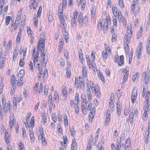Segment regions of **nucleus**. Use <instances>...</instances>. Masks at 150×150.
<instances>
[{"label": "nucleus", "mask_w": 150, "mask_h": 150, "mask_svg": "<svg viewBox=\"0 0 150 150\" xmlns=\"http://www.w3.org/2000/svg\"><path fill=\"white\" fill-rule=\"evenodd\" d=\"M18 146H19V149L20 150H22L24 148L22 142H19Z\"/></svg>", "instance_id": "obj_40"}, {"label": "nucleus", "mask_w": 150, "mask_h": 150, "mask_svg": "<svg viewBox=\"0 0 150 150\" xmlns=\"http://www.w3.org/2000/svg\"><path fill=\"white\" fill-rule=\"evenodd\" d=\"M42 122H44L45 123L46 122L47 119V116L44 113H42Z\"/></svg>", "instance_id": "obj_18"}, {"label": "nucleus", "mask_w": 150, "mask_h": 150, "mask_svg": "<svg viewBox=\"0 0 150 150\" xmlns=\"http://www.w3.org/2000/svg\"><path fill=\"white\" fill-rule=\"evenodd\" d=\"M96 111V108L94 107H93L92 108L91 110L90 113L92 115V118H93V116L95 114V112Z\"/></svg>", "instance_id": "obj_25"}, {"label": "nucleus", "mask_w": 150, "mask_h": 150, "mask_svg": "<svg viewBox=\"0 0 150 150\" xmlns=\"http://www.w3.org/2000/svg\"><path fill=\"white\" fill-rule=\"evenodd\" d=\"M64 39L65 40V42H68V40L69 38V35L68 33H65L63 34Z\"/></svg>", "instance_id": "obj_27"}, {"label": "nucleus", "mask_w": 150, "mask_h": 150, "mask_svg": "<svg viewBox=\"0 0 150 150\" xmlns=\"http://www.w3.org/2000/svg\"><path fill=\"white\" fill-rule=\"evenodd\" d=\"M95 9H94V8L92 7V9H91V18H94L95 16Z\"/></svg>", "instance_id": "obj_38"}, {"label": "nucleus", "mask_w": 150, "mask_h": 150, "mask_svg": "<svg viewBox=\"0 0 150 150\" xmlns=\"http://www.w3.org/2000/svg\"><path fill=\"white\" fill-rule=\"evenodd\" d=\"M52 119L54 122H56L57 120V117L55 115H52Z\"/></svg>", "instance_id": "obj_56"}, {"label": "nucleus", "mask_w": 150, "mask_h": 150, "mask_svg": "<svg viewBox=\"0 0 150 150\" xmlns=\"http://www.w3.org/2000/svg\"><path fill=\"white\" fill-rule=\"evenodd\" d=\"M5 55H3L2 58H1V62L0 63V65L1 64V62L2 63V64H3L5 62Z\"/></svg>", "instance_id": "obj_48"}, {"label": "nucleus", "mask_w": 150, "mask_h": 150, "mask_svg": "<svg viewBox=\"0 0 150 150\" xmlns=\"http://www.w3.org/2000/svg\"><path fill=\"white\" fill-rule=\"evenodd\" d=\"M24 73V71L23 70H20L17 75L18 78L23 79Z\"/></svg>", "instance_id": "obj_9"}, {"label": "nucleus", "mask_w": 150, "mask_h": 150, "mask_svg": "<svg viewBox=\"0 0 150 150\" xmlns=\"http://www.w3.org/2000/svg\"><path fill=\"white\" fill-rule=\"evenodd\" d=\"M118 104L117 103V114L118 115H120V108L118 107Z\"/></svg>", "instance_id": "obj_47"}, {"label": "nucleus", "mask_w": 150, "mask_h": 150, "mask_svg": "<svg viewBox=\"0 0 150 150\" xmlns=\"http://www.w3.org/2000/svg\"><path fill=\"white\" fill-rule=\"evenodd\" d=\"M22 13V10L20 9L17 14V16L16 19H21V15Z\"/></svg>", "instance_id": "obj_22"}, {"label": "nucleus", "mask_w": 150, "mask_h": 150, "mask_svg": "<svg viewBox=\"0 0 150 150\" xmlns=\"http://www.w3.org/2000/svg\"><path fill=\"white\" fill-rule=\"evenodd\" d=\"M29 134L31 141L33 139V141L35 139V137L34 136L33 133V132H32L31 130L30 129L29 130Z\"/></svg>", "instance_id": "obj_15"}, {"label": "nucleus", "mask_w": 150, "mask_h": 150, "mask_svg": "<svg viewBox=\"0 0 150 150\" xmlns=\"http://www.w3.org/2000/svg\"><path fill=\"white\" fill-rule=\"evenodd\" d=\"M82 111L84 115H86L87 113V111L86 110L85 106L84 105H81Z\"/></svg>", "instance_id": "obj_29"}, {"label": "nucleus", "mask_w": 150, "mask_h": 150, "mask_svg": "<svg viewBox=\"0 0 150 150\" xmlns=\"http://www.w3.org/2000/svg\"><path fill=\"white\" fill-rule=\"evenodd\" d=\"M40 43H38L37 44V51L36 53V54H39V51L40 50Z\"/></svg>", "instance_id": "obj_41"}, {"label": "nucleus", "mask_w": 150, "mask_h": 150, "mask_svg": "<svg viewBox=\"0 0 150 150\" xmlns=\"http://www.w3.org/2000/svg\"><path fill=\"white\" fill-rule=\"evenodd\" d=\"M24 58H21L19 62V66L21 67H23L24 65Z\"/></svg>", "instance_id": "obj_37"}, {"label": "nucleus", "mask_w": 150, "mask_h": 150, "mask_svg": "<svg viewBox=\"0 0 150 150\" xmlns=\"http://www.w3.org/2000/svg\"><path fill=\"white\" fill-rule=\"evenodd\" d=\"M127 33L129 38H131L132 36V31L131 30L127 29Z\"/></svg>", "instance_id": "obj_30"}, {"label": "nucleus", "mask_w": 150, "mask_h": 150, "mask_svg": "<svg viewBox=\"0 0 150 150\" xmlns=\"http://www.w3.org/2000/svg\"><path fill=\"white\" fill-rule=\"evenodd\" d=\"M115 62L118 63L119 60L118 56L117 55H115Z\"/></svg>", "instance_id": "obj_61"}, {"label": "nucleus", "mask_w": 150, "mask_h": 150, "mask_svg": "<svg viewBox=\"0 0 150 150\" xmlns=\"http://www.w3.org/2000/svg\"><path fill=\"white\" fill-rule=\"evenodd\" d=\"M29 68H30V69L31 70H33V62L32 61H30V63L29 64Z\"/></svg>", "instance_id": "obj_54"}, {"label": "nucleus", "mask_w": 150, "mask_h": 150, "mask_svg": "<svg viewBox=\"0 0 150 150\" xmlns=\"http://www.w3.org/2000/svg\"><path fill=\"white\" fill-rule=\"evenodd\" d=\"M102 28V22L100 20H99L98 24V28L99 30H101Z\"/></svg>", "instance_id": "obj_26"}, {"label": "nucleus", "mask_w": 150, "mask_h": 150, "mask_svg": "<svg viewBox=\"0 0 150 150\" xmlns=\"http://www.w3.org/2000/svg\"><path fill=\"white\" fill-rule=\"evenodd\" d=\"M21 35H18L16 39V41L17 42H19L20 41V39H21Z\"/></svg>", "instance_id": "obj_64"}, {"label": "nucleus", "mask_w": 150, "mask_h": 150, "mask_svg": "<svg viewBox=\"0 0 150 150\" xmlns=\"http://www.w3.org/2000/svg\"><path fill=\"white\" fill-rule=\"evenodd\" d=\"M135 112H136V111L134 110H132L130 113L129 117L133 118L134 113Z\"/></svg>", "instance_id": "obj_60"}, {"label": "nucleus", "mask_w": 150, "mask_h": 150, "mask_svg": "<svg viewBox=\"0 0 150 150\" xmlns=\"http://www.w3.org/2000/svg\"><path fill=\"white\" fill-rule=\"evenodd\" d=\"M119 5L121 8L124 7V2L123 0H119Z\"/></svg>", "instance_id": "obj_39"}, {"label": "nucleus", "mask_w": 150, "mask_h": 150, "mask_svg": "<svg viewBox=\"0 0 150 150\" xmlns=\"http://www.w3.org/2000/svg\"><path fill=\"white\" fill-rule=\"evenodd\" d=\"M131 140L129 138H128L126 140L125 144H130L131 143Z\"/></svg>", "instance_id": "obj_63"}, {"label": "nucleus", "mask_w": 150, "mask_h": 150, "mask_svg": "<svg viewBox=\"0 0 150 150\" xmlns=\"http://www.w3.org/2000/svg\"><path fill=\"white\" fill-rule=\"evenodd\" d=\"M128 71H127V72H126V73L125 74V75L124 76L123 78L122 83H125L127 80V78H128L129 74L128 73Z\"/></svg>", "instance_id": "obj_14"}, {"label": "nucleus", "mask_w": 150, "mask_h": 150, "mask_svg": "<svg viewBox=\"0 0 150 150\" xmlns=\"http://www.w3.org/2000/svg\"><path fill=\"white\" fill-rule=\"evenodd\" d=\"M130 38H129L128 35L127 34H125L124 36V43H128V39Z\"/></svg>", "instance_id": "obj_20"}, {"label": "nucleus", "mask_w": 150, "mask_h": 150, "mask_svg": "<svg viewBox=\"0 0 150 150\" xmlns=\"http://www.w3.org/2000/svg\"><path fill=\"white\" fill-rule=\"evenodd\" d=\"M3 110H5V108L6 106V103L5 101H2Z\"/></svg>", "instance_id": "obj_58"}, {"label": "nucleus", "mask_w": 150, "mask_h": 150, "mask_svg": "<svg viewBox=\"0 0 150 150\" xmlns=\"http://www.w3.org/2000/svg\"><path fill=\"white\" fill-rule=\"evenodd\" d=\"M67 91L65 89H63L62 91V94L64 96H67Z\"/></svg>", "instance_id": "obj_59"}, {"label": "nucleus", "mask_w": 150, "mask_h": 150, "mask_svg": "<svg viewBox=\"0 0 150 150\" xmlns=\"http://www.w3.org/2000/svg\"><path fill=\"white\" fill-rule=\"evenodd\" d=\"M98 76L100 78V79L103 82H105V80L104 76L100 72H99V73L98 74Z\"/></svg>", "instance_id": "obj_23"}, {"label": "nucleus", "mask_w": 150, "mask_h": 150, "mask_svg": "<svg viewBox=\"0 0 150 150\" xmlns=\"http://www.w3.org/2000/svg\"><path fill=\"white\" fill-rule=\"evenodd\" d=\"M64 122L65 125L68 126V118L66 114H65L64 115Z\"/></svg>", "instance_id": "obj_13"}, {"label": "nucleus", "mask_w": 150, "mask_h": 150, "mask_svg": "<svg viewBox=\"0 0 150 150\" xmlns=\"http://www.w3.org/2000/svg\"><path fill=\"white\" fill-rule=\"evenodd\" d=\"M82 99L83 103H84L86 104L88 102L86 101V100L85 98V96L84 95H82Z\"/></svg>", "instance_id": "obj_46"}, {"label": "nucleus", "mask_w": 150, "mask_h": 150, "mask_svg": "<svg viewBox=\"0 0 150 150\" xmlns=\"http://www.w3.org/2000/svg\"><path fill=\"white\" fill-rule=\"evenodd\" d=\"M82 74L83 75L85 76L86 75L87 72L86 69V67H84L83 68L82 67Z\"/></svg>", "instance_id": "obj_36"}, {"label": "nucleus", "mask_w": 150, "mask_h": 150, "mask_svg": "<svg viewBox=\"0 0 150 150\" xmlns=\"http://www.w3.org/2000/svg\"><path fill=\"white\" fill-rule=\"evenodd\" d=\"M106 21H105L104 23V25L103 26L102 29L103 31H105L107 30L108 29V21H109L110 19H105Z\"/></svg>", "instance_id": "obj_6"}, {"label": "nucleus", "mask_w": 150, "mask_h": 150, "mask_svg": "<svg viewBox=\"0 0 150 150\" xmlns=\"http://www.w3.org/2000/svg\"><path fill=\"white\" fill-rule=\"evenodd\" d=\"M122 94V93L120 91V90H118L117 93V97L118 98H120Z\"/></svg>", "instance_id": "obj_51"}, {"label": "nucleus", "mask_w": 150, "mask_h": 150, "mask_svg": "<svg viewBox=\"0 0 150 150\" xmlns=\"http://www.w3.org/2000/svg\"><path fill=\"white\" fill-rule=\"evenodd\" d=\"M137 96V91L136 90H133L132 92L131 95V101L133 103L136 99Z\"/></svg>", "instance_id": "obj_4"}, {"label": "nucleus", "mask_w": 150, "mask_h": 150, "mask_svg": "<svg viewBox=\"0 0 150 150\" xmlns=\"http://www.w3.org/2000/svg\"><path fill=\"white\" fill-rule=\"evenodd\" d=\"M66 7L63 6L62 5L59 4L58 10V12L60 13L63 12V10Z\"/></svg>", "instance_id": "obj_17"}, {"label": "nucleus", "mask_w": 150, "mask_h": 150, "mask_svg": "<svg viewBox=\"0 0 150 150\" xmlns=\"http://www.w3.org/2000/svg\"><path fill=\"white\" fill-rule=\"evenodd\" d=\"M76 19H72L71 21V26L72 27H74V25L76 23Z\"/></svg>", "instance_id": "obj_57"}, {"label": "nucleus", "mask_w": 150, "mask_h": 150, "mask_svg": "<svg viewBox=\"0 0 150 150\" xmlns=\"http://www.w3.org/2000/svg\"><path fill=\"white\" fill-rule=\"evenodd\" d=\"M41 140L42 142V144L43 142H46V139L44 137V133H42L41 134Z\"/></svg>", "instance_id": "obj_32"}, {"label": "nucleus", "mask_w": 150, "mask_h": 150, "mask_svg": "<svg viewBox=\"0 0 150 150\" xmlns=\"http://www.w3.org/2000/svg\"><path fill=\"white\" fill-rule=\"evenodd\" d=\"M57 128L58 132H59L60 133L62 132L61 125L59 123L57 125Z\"/></svg>", "instance_id": "obj_44"}, {"label": "nucleus", "mask_w": 150, "mask_h": 150, "mask_svg": "<svg viewBox=\"0 0 150 150\" xmlns=\"http://www.w3.org/2000/svg\"><path fill=\"white\" fill-rule=\"evenodd\" d=\"M27 51V49L26 48H25V49H22V47H21V49L20 50V54H22V52H23V56H25L26 54V52Z\"/></svg>", "instance_id": "obj_24"}, {"label": "nucleus", "mask_w": 150, "mask_h": 150, "mask_svg": "<svg viewBox=\"0 0 150 150\" xmlns=\"http://www.w3.org/2000/svg\"><path fill=\"white\" fill-rule=\"evenodd\" d=\"M41 44L40 45V46H41V52H42V53H44L45 51V42L42 41V42H41V44Z\"/></svg>", "instance_id": "obj_16"}, {"label": "nucleus", "mask_w": 150, "mask_h": 150, "mask_svg": "<svg viewBox=\"0 0 150 150\" xmlns=\"http://www.w3.org/2000/svg\"><path fill=\"white\" fill-rule=\"evenodd\" d=\"M103 57L104 60H105L108 58V55L107 54V51L105 52L103 51Z\"/></svg>", "instance_id": "obj_31"}, {"label": "nucleus", "mask_w": 150, "mask_h": 150, "mask_svg": "<svg viewBox=\"0 0 150 150\" xmlns=\"http://www.w3.org/2000/svg\"><path fill=\"white\" fill-rule=\"evenodd\" d=\"M139 74L138 72L136 73L135 75H133L132 77V80L133 82L135 81L137 77L139 75Z\"/></svg>", "instance_id": "obj_35"}, {"label": "nucleus", "mask_w": 150, "mask_h": 150, "mask_svg": "<svg viewBox=\"0 0 150 150\" xmlns=\"http://www.w3.org/2000/svg\"><path fill=\"white\" fill-rule=\"evenodd\" d=\"M11 83L12 85H14V84H16L15 82V76L14 75H12L11 76Z\"/></svg>", "instance_id": "obj_19"}, {"label": "nucleus", "mask_w": 150, "mask_h": 150, "mask_svg": "<svg viewBox=\"0 0 150 150\" xmlns=\"http://www.w3.org/2000/svg\"><path fill=\"white\" fill-rule=\"evenodd\" d=\"M42 7L41 6H40L39 7V9L38 10L37 13V15L36 16L38 18H40L41 15V14L42 12Z\"/></svg>", "instance_id": "obj_12"}, {"label": "nucleus", "mask_w": 150, "mask_h": 150, "mask_svg": "<svg viewBox=\"0 0 150 150\" xmlns=\"http://www.w3.org/2000/svg\"><path fill=\"white\" fill-rule=\"evenodd\" d=\"M71 74L70 71L69 69H67L66 76L67 77L69 78Z\"/></svg>", "instance_id": "obj_45"}, {"label": "nucleus", "mask_w": 150, "mask_h": 150, "mask_svg": "<svg viewBox=\"0 0 150 150\" xmlns=\"http://www.w3.org/2000/svg\"><path fill=\"white\" fill-rule=\"evenodd\" d=\"M45 34L44 33L42 34H41L40 35V39L38 41V44H41V42L42 41H44L45 42Z\"/></svg>", "instance_id": "obj_5"}, {"label": "nucleus", "mask_w": 150, "mask_h": 150, "mask_svg": "<svg viewBox=\"0 0 150 150\" xmlns=\"http://www.w3.org/2000/svg\"><path fill=\"white\" fill-rule=\"evenodd\" d=\"M38 0L37 1L36 0H30V2L29 4L30 8V9L32 8L34 9H35L36 7L38 5Z\"/></svg>", "instance_id": "obj_3"}, {"label": "nucleus", "mask_w": 150, "mask_h": 150, "mask_svg": "<svg viewBox=\"0 0 150 150\" xmlns=\"http://www.w3.org/2000/svg\"><path fill=\"white\" fill-rule=\"evenodd\" d=\"M150 74L149 73H148L146 74L145 72H144L142 76V78L143 80H144L145 84L147 85L149 80Z\"/></svg>", "instance_id": "obj_2"}, {"label": "nucleus", "mask_w": 150, "mask_h": 150, "mask_svg": "<svg viewBox=\"0 0 150 150\" xmlns=\"http://www.w3.org/2000/svg\"><path fill=\"white\" fill-rule=\"evenodd\" d=\"M82 8H84L86 5V1L85 0H82L80 2Z\"/></svg>", "instance_id": "obj_33"}, {"label": "nucleus", "mask_w": 150, "mask_h": 150, "mask_svg": "<svg viewBox=\"0 0 150 150\" xmlns=\"http://www.w3.org/2000/svg\"><path fill=\"white\" fill-rule=\"evenodd\" d=\"M6 134L5 133V140L6 142L8 144L9 142L10 137L8 133H7L6 131Z\"/></svg>", "instance_id": "obj_10"}, {"label": "nucleus", "mask_w": 150, "mask_h": 150, "mask_svg": "<svg viewBox=\"0 0 150 150\" xmlns=\"http://www.w3.org/2000/svg\"><path fill=\"white\" fill-rule=\"evenodd\" d=\"M91 65L92 67V69L94 71H95V70H96V65L94 60H93L92 62Z\"/></svg>", "instance_id": "obj_21"}, {"label": "nucleus", "mask_w": 150, "mask_h": 150, "mask_svg": "<svg viewBox=\"0 0 150 150\" xmlns=\"http://www.w3.org/2000/svg\"><path fill=\"white\" fill-rule=\"evenodd\" d=\"M75 98V100L77 101V103H79V94L78 93H76Z\"/></svg>", "instance_id": "obj_43"}, {"label": "nucleus", "mask_w": 150, "mask_h": 150, "mask_svg": "<svg viewBox=\"0 0 150 150\" xmlns=\"http://www.w3.org/2000/svg\"><path fill=\"white\" fill-rule=\"evenodd\" d=\"M48 90V86L47 85H45L44 87V93L45 94L46 93H47Z\"/></svg>", "instance_id": "obj_62"}, {"label": "nucleus", "mask_w": 150, "mask_h": 150, "mask_svg": "<svg viewBox=\"0 0 150 150\" xmlns=\"http://www.w3.org/2000/svg\"><path fill=\"white\" fill-rule=\"evenodd\" d=\"M58 16L59 19H64V16H63V12H58Z\"/></svg>", "instance_id": "obj_28"}, {"label": "nucleus", "mask_w": 150, "mask_h": 150, "mask_svg": "<svg viewBox=\"0 0 150 150\" xmlns=\"http://www.w3.org/2000/svg\"><path fill=\"white\" fill-rule=\"evenodd\" d=\"M124 57L123 55H121L120 57V61L118 63V65L120 66H121L123 64L124 61Z\"/></svg>", "instance_id": "obj_8"}, {"label": "nucleus", "mask_w": 150, "mask_h": 150, "mask_svg": "<svg viewBox=\"0 0 150 150\" xmlns=\"http://www.w3.org/2000/svg\"><path fill=\"white\" fill-rule=\"evenodd\" d=\"M76 143L75 139H74L71 144V150H76Z\"/></svg>", "instance_id": "obj_7"}, {"label": "nucleus", "mask_w": 150, "mask_h": 150, "mask_svg": "<svg viewBox=\"0 0 150 150\" xmlns=\"http://www.w3.org/2000/svg\"><path fill=\"white\" fill-rule=\"evenodd\" d=\"M63 139L64 140V143L66 144L68 142V140L66 137H63Z\"/></svg>", "instance_id": "obj_55"}, {"label": "nucleus", "mask_w": 150, "mask_h": 150, "mask_svg": "<svg viewBox=\"0 0 150 150\" xmlns=\"http://www.w3.org/2000/svg\"><path fill=\"white\" fill-rule=\"evenodd\" d=\"M112 11L114 16L116 17V18L121 19V17L119 18V17L121 15V13L120 12H119L117 11V10L116 6H112Z\"/></svg>", "instance_id": "obj_1"}, {"label": "nucleus", "mask_w": 150, "mask_h": 150, "mask_svg": "<svg viewBox=\"0 0 150 150\" xmlns=\"http://www.w3.org/2000/svg\"><path fill=\"white\" fill-rule=\"evenodd\" d=\"M148 117L147 114L144 113L142 116V118L144 120H146L147 119Z\"/></svg>", "instance_id": "obj_53"}, {"label": "nucleus", "mask_w": 150, "mask_h": 150, "mask_svg": "<svg viewBox=\"0 0 150 150\" xmlns=\"http://www.w3.org/2000/svg\"><path fill=\"white\" fill-rule=\"evenodd\" d=\"M67 0H62V3L60 4L62 5L63 6L66 7L67 6Z\"/></svg>", "instance_id": "obj_52"}, {"label": "nucleus", "mask_w": 150, "mask_h": 150, "mask_svg": "<svg viewBox=\"0 0 150 150\" xmlns=\"http://www.w3.org/2000/svg\"><path fill=\"white\" fill-rule=\"evenodd\" d=\"M54 100H58V101L59 100V97L58 94L57 92L55 91L54 92Z\"/></svg>", "instance_id": "obj_34"}, {"label": "nucleus", "mask_w": 150, "mask_h": 150, "mask_svg": "<svg viewBox=\"0 0 150 150\" xmlns=\"http://www.w3.org/2000/svg\"><path fill=\"white\" fill-rule=\"evenodd\" d=\"M120 141L117 140V141L116 144V150H120L121 147V146L120 143H121V138L119 139Z\"/></svg>", "instance_id": "obj_11"}, {"label": "nucleus", "mask_w": 150, "mask_h": 150, "mask_svg": "<svg viewBox=\"0 0 150 150\" xmlns=\"http://www.w3.org/2000/svg\"><path fill=\"white\" fill-rule=\"evenodd\" d=\"M110 117H107V118H106V119H105V125L106 126H107L108 125V124L109 122V121L110 120Z\"/></svg>", "instance_id": "obj_50"}, {"label": "nucleus", "mask_w": 150, "mask_h": 150, "mask_svg": "<svg viewBox=\"0 0 150 150\" xmlns=\"http://www.w3.org/2000/svg\"><path fill=\"white\" fill-rule=\"evenodd\" d=\"M77 12L76 11H74L73 14V19H76L77 17Z\"/></svg>", "instance_id": "obj_49"}, {"label": "nucleus", "mask_w": 150, "mask_h": 150, "mask_svg": "<svg viewBox=\"0 0 150 150\" xmlns=\"http://www.w3.org/2000/svg\"><path fill=\"white\" fill-rule=\"evenodd\" d=\"M27 33L28 35H32V31L31 30V28L30 27H28L27 28Z\"/></svg>", "instance_id": "obj_42"}]
</instances>
